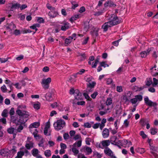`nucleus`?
Returning <instances> with one entry per match:
<instances>
[{"instance_id":"47","label":"nucleus","mask_w":158,"mask_h":158,"mask_svg":"<svg viewBox=\"0 0 158 158\" xmlns=\"http://www.w3.org/2000/svg\"><path fill=\"white\" fill-rule=\"evenodd\" d=\"M8 28L12 30L15 28L16 27L15 25L13 23H11L8 26Z\"/></svg>"},{"instance_id":"26","label":"nucleus","mask_w":158,"mask_h":158,"mask_svg":"<svg viewBox=\"0 0 158 158\" xmlns=\"http://www.w3.org/2000/svg\"><path fill=\"white\" fill-rule=\"evenodd\" d=\"M11 121L13 123H15L16 124H19L18 123V118L17 116H11Z\"/></svg>"},{"instance_id":"3","label":"nucleus","mask_w":158,"mask_h":158,"mask_svg":"<svg viewBox=\"0 0 158 158\" xmlns=\"http://www.w3.org/2000/svg\"><path fill=\"white\" fill-rule=\"evenodd\" d=\"M46 6L47 8L51 10L48 13V15L52 18L56 16L58 14L55 8L52 6L49 3L47 4Z\"/></svg>"},{"instance_id":"55","label":"nucleus","mask_w":158,"mask_h":158,"mask_svg":"<svg viewBox=\"0 0 158 158\" xmlns=\"http://www.w3.org/2000/svg\"><path fill=\"white\" fill-rule=\"evenodd\" d=\"M73 139L75 140L78 139H79V140L81 139V135L79 134H77L74 137Z\"/></svg>"},{"instance_id":"48","label":"nucleus","mask_w":158,"mask_h":158,"mask_svg":"<svg viewBox=\"0 0 158 158\" xmlns=\"http://www.w3.org/2000/svg\"><path fill=\"white\" fill-rule=\"evenodd\" d=\"M24 154V152L21 151L17 153V156L19 157L20 158H22Z\"/></svg>"},{"instance_id":"22","label":"nucleus","mask_w":158,"mask_h":158,"mask_svg":"<svg viewBox=\"0 0 158 158\" xmlns=\"http://www.w3.org/2000/svg\"><path fill=\"white\" fill-rule=\"evenodd\" d=\"M109 135V131L107 128H105L102 132V135L104 138H107Z\"/></svg>"},{"instance_id":"51","label":"nucleus","mask_w":158,"mask_h":158,"mask_svg":"<svg viewBox=\"0 0 158 158\" xmlns=\"http://www.w3.org/2000/svg\"><path fill=\"white\" fill-rule=\"evenodd\" d=\"M137 151L142 154L145 152V150L144 148H139L137 149Z\"/></svg>"},{"instance_id":"43","label":"nucleus","mask_w":158,"mask_h":158,"mask_svg":"<svg viewBox=\"0 0 158 158\" xmlns=\"http://www.w3.org/2000/svg\"><path fill=\"white\" fill-rule=\"evenodd\" d=\"M79 17V15H75L74 16L72 17L70 19V21L72 23L73 21L75 20H76L77 18H78Z\"/></svg>"},{"instance_id":"4","label":"nucleus","mask_w":158,"mask_h":158,"mask_svg":"<svg viewBox=\"0 0 158 158\" xmlns=\"http://www.w3.org/2000/svg\"><path fill=\"white\" fill-rule=\"evenodd\" d=\"M69 93L70 94H74L76 99L80 100L82 98L81 94L78 89L74 90L72 88L70 90Z\"/></svg>"},{"instance_id":"38","label":"nucleus","mask_w":158,"mask_h":158,"mask_svg":"<svg viewBox=\"0 0 158 158\" xmlns=\"http://www.w3.org/2000/svg\"><path fill=\"white\" fill-rule=\"evenodd\" d=\"M25 121H26V120L25 121L24 120L23 117H19V119H18V123H19L18 124H24Z\"/></svg>"},{"instance_id":"10","label":"nucleus","mask_w":158,"mask_h":158,"mask_svg":"<svg viewBox=\"0 0 158 158\" xmlns=\"http://www.w3.org/2000/svg\"><path fill=\"white\" fill-rule=\"evenodd\" d=\"M76 34L74 33L68 38L66 39L65 40V46H68L72 41L73 39L75 40L76 39Z\"/></svg>"},{"instance_id":"34","label":"nucleus","mask_w":158,"mask_h":158,"mask_svg":"<svg viewBox=\"0 0 158 158\" xmlns=\"http://www.w3.org/2000/svg\"><path fill=\"white\" fill-rule=\"evenodd\" d=\"M82 140L81 139L79 140L77 142H76L73 145V146L76 147L77 146L78 147H80L81 145Z\"/></svg>"},{"instance_id":"60","label":"nucleus","mask_w":158,"mask_h":158,"mask_svg":"<svg viewBox=\"0 0 158 158\" xmlns=\"http://www.w3.org/2000/svg\"><path fill=\"white\" fill-rule=\"evenodd\" d=\"M84 126L85 127L89 128L91 127V126L90 123L87 122L84 124Z\"/></svg>"},{"instance_id":"27","label":"nucleus","mask_w":158,"mask_h":158,"mask_svg":"<svg viewBox=\"0 0 158 158\" xmlns=\"http://www.w3.org/2000/svg\"><path fill=\"white\" fill-rule=\"evenodd\" d=\"M84 150L87 155H89L92 152V151L91 148L85 146L84 148Z\"/></svg>"},{"instance_id":"35","label":"nucleus","mask_w":158,"mask_h":158,"mask_svg":"<svg viewBox=\"0 0 158 158\" xmlns=\"http://www.w3.org/2000/svg\"><path fill=\"white\" fill-rule=\"evenodd\" d=\"M150 133L152 135H155L157 132V129L154 128H152L150 129Z\"/></svg>"},{"instance_id":"13","label":"nucleus","mask_w":158,"mask_h":158,"mask_svg":"<svg viewBox=\"0 0 158 158\" xmlns=\"http://www.w3.org/2000/svg\"><path fill=\"white\" fill-rule=\"evenodd\" d=\"M26 106L25 105H20L18 107V109L16 111V113L17 114L19 115L22 116L25 114L26 112L25 111H22L20 109L25 108Z\"/></svg>"},{"instance_id":"54","label":"nucleus","mask_w":158,"mask_h":158,"mask_svg":"<svg viewBox=\"0 0 158 158\" xmlns=\"http://www.w3.org/2000/svg\"><path fill=\"white\" fill-rule=\"evenodd\" d=\"M1 90L3 93H6L7 92V88L5 85H3L1 87Z\"/></svg>"},{"instance_id":"31","label":"nucleus","mask_w":158,"mask_h":158,"mask_svg":"<svg viewBox=\"0 0 158 158\" xmlns=\"http://www.w3.org/2000/svg\"><path fill=\"white\" fill-rule=\"evenodd\" d=\"M35 131L33 132V135H34V137L36 139H39L40 138V136L38 134V131L36 129H35Z\"/></svg>"},{"instance_id":"36","label":"nucleus","mask_w":158,"mask_h":158,"mask_svg":"<svg viewBox=\"0 0 158 158\" xmlns=\"http://www.w3.org/2000/svg\"><path fill=\"white\" fill-rule=\"evenodd\" d=\"M99 62V58H97L95 60L94 62H93L92 64V67L93 68H95L96 67L97 64Z\"/></svg>"},{"instance_id":"15","label":"nucleus","mask_w":158,"mask_h":158,"mask_svg":"<svg viewBox=\"0 0 158 158\" xmlns=\"http://www.w3.org/2000/svg\"><path fill=\"white\" fill-rule=\"evenodd\" d=\"M7 131L10 134H13V137L14 138H15V135L17 133V131L16 130V129L14 127H11L9 128L7 130Z\"/></svg>"},{"instance_id":"52","label":"nucleus","mask_w":158,"mask_h":158,"mask_svg":"<svg viewBox=\"0 0 158 158\" xmlns=\"http://www.w3.org/2000/svg\"><path fill=\"white\" fill-rule=\"evenodd\" d=\"M129 123L130 122L128 119L125 120L123 123V124L125 127H127L129 125Z\"/></svg>"},{"instance_id":"56","label":"nucleus","mask_w":158,"mask_h":158,"mask_svg":"<svg viewBox=\"0 0 158 158\" xmlns=\"http://www.w3.org/2000/svg\"><path fill=\"white\" fill-rule=\"evenodd\" d=\"M139 134L143 139H145L147 137V135L144 133V131H141Z\"/></svg>"},{"instance_id":"33","label":"nucleus","mask_w":158,"mask_h":158,"mask_svg":"<svg viewBox=\"0 0 158 158\" xmlns=\"http://www.w3.org/2000/svg\"><path fill=\"white\" fill-rule=\"evenodd\" d=\"M71 3L72 6L71 8L73 9H75L78 6V4L77 2H76L72 1L71 2Z\"/></svg>"},{"instance_id":"17","label":"nucleus","mask_w":158,"mask_h":158,"mask_svg":"<svg viewBox=\"0 0 158 158\" xmlns=\"http://www.w3.org/2000/svg\"><path fill=\"white\" fill-rule=\"evenodd\" d=\"M151 48L148 49L146 51L141 52L140 53V55L141 58H145L147 55L149 54V52L151 51Z\"/></svg>"},{"instance_id":"53","label":"nucleus","mask_w":158,"mask_h":158,"mask_svg":"<svg viewBox=\"0 0 158 158\" xmlns=\"http://www.w3.org/2000/svg\"><path fill=\"white\" fill-rule=\"evenodd\" d=\"M153 83L152 84V85L153 86H156L158 84V80L156 79L155 78H153Z\"/></svg>"},{"instance_id":"1","label":"nucleus","mask_w":158,"mask_h":158,"mask_svg":"<svg viewBox=\"0 0 158 158\" xmlns=\"http://www.w3.org/2000/svg\"><path fill=\"white\" fill-rule=\"evenodd\" d=\"M66 123L65 121L62 119H60L57 120L54 123L53 125L55 129L57 131L60 130L65 126Z\"/></svg>"},{"instance_id":"23","label":"nucleus","mask_w":158,"mask_h":158,"mask_svg":"<svg viewBox=\"0 0 158 158\" xmlns=\"http://www.w3.org/2000/svg\"><path fill=\"white\" fill-rule=\"evenodd\" d=\"M156 66L155 65L153 67L150 69L152 75L156 76L158 75V68L157 70L155 69Z\"/></svg>"},{"instance_id":"45","label":"nucleus","mask_w":158,"mask_h":158,"mask_svg":"<svg viewBox=\"0 0 158 158\" xmlns=\"http://www.w3.org/2000/svg\"><path fill=\"white\" fill-rule=\"evenodd\" d=\"M105 9L104 8H103V9L100 11H99L96 12L94 14V15L95 16H99L102 15V14L105 11Z\"/></svg>"},{"instance_id":"5","label":"nucleus","mask_w":158,"mask_h":158,"mask_svg":"<svg viewBox=\"0 0 158 158\" xmlns=\"http://www.w3.org/2000/svg\"><path fill=\"white\" fill-rule=\"evenodd\" d=\"M143 99V96L141 95H137L135 96L134 98L130 100V102L132 104L137 106L140 102Z\"/></svg>"},{"instance_id":"61","label":"nucleus","mask_w":158,"mask_h":158,"mask_svg":"<svg viewBox=\"0 0 158 158\" xmlns=\"http://www.w3.org/2000/svg\"><path fill=\"white\" fill-rule=\"evenodd\" d=\"M91 141V139L89 138H87L85 139L86 144L88 145H90V142Z\"/></svg>"},{"instance_id":"41","label":"nucleus","mask_w":158,"mask_h":158,"mask_svg":"<svg viewBox=\"0 0 158 158\" xmlns=\"http://www.w3.org/2000/svg\"><path fill=\"white\" fill-rule=\"evenodd\" d=\"M51 155V151L50 150H48L44 152V155L47 157L50 156Z\"/></svg>"},{"instance_id":"32","label":"nucleus","mask_w":158,"mask_h":158,"mask_svg":"<svg viewBox=\"0 0 158 158\" xmlns=\"http://www.w3.org/2000/svg\"><path fill=\"white\" fill-rule=\"evenodd\" d=\"M99 30L98 28H96L94 29V31L92 33V35L94 37H96L98 35V31Z\"/></svg>"},{"instance_id":"21","label":"nucleus","mask_w":158,"mask_h":158,"mask_svg":"<svg viewBox=\"0 0 158 158\" xmlns=\"http://www.w3.org/2000/svg\"><path fill=\"white\" fill-rule=\"evenodd\" d=\"M70 24L67 22H64L63 25H61V29L62 31H65L68 29L70 27Z\"/></svg>"},{"instance_id":"42","label":"nucleus","mask_w":158,"mask_h":158,"mask_svg":"<svg viewBox=\"0 0 158 158\" xmlns=\"http://www.w3.org/2000/svg\"><path fill=\"white\" fill-rule=\"evenodd\" d=\"M73 148H72V150L73 152L74 153V155H76L78 154L79 151L75 147L73 146Z\"/></svg>"},{"instance_id":"62","label":"nucleus","mask_w":158,"mask_h":158,"mask_svg":"<svg viewBox=\"0 0 158 158\" xmlns=\"http://www.w3.org/2000/svg\"><path fill=\"white\" fill-rule=\"evenodd\" d=\"M14 85L18 89H20L22 88V86L19 83H16L14 84Z\"/></svg>"},{"instance_id":"9","label":"nucleus","mask_w":158,"mask_h":158,"mask_svg":"<svg viewBox=\"0 0 158 158\" xmlns=\"http://www.w3.org/2000/svg\"><path fill=\"white\" fill-rule=\"evenodd\" d=\"M132 94V93L131 91H127L125 92L124 95L123 96L122 99L126 102L128 101L130 99Z\"/></svg>"},{"instance_id":"40","label":"nucleus","mask_w":158,"mask_h":158,"mask_svg":"<svg viewBox=\"0 0 158 158\" xmlns=\"http://www.w3.org/2000/svg\"><path fill=\"white\" fill-rule=\"evenodd\" d=\"M144 86L139 87L136 86H135L134 89L136 91H139L143 90L144 88Z\"/></svg>"},{"instance_id":"44","label":"nucleus","mask_w":158,"mask_h":158,"mask_svg":"<svg viewBox=\"0 0 158 158\" xmlns=\"http://www.w3.org/2000/svg\"><path fill=\"white\" fill-rule=\"evenodd\" d=\"M83 95L85 98L87 100L91 101V99L89 96L88 94L86 92L84 93Z\"/></svg>"},{"instance_id":"8","label":"nucleus","mask_w":158,"mask_h":158,"mask_svg":"<svg viewBox=\"0 0 158 158\" xmlns=\"http://www.w3.org/2000/svg\"><path fill=\"white\" fill-rule=\"evenodd\" d=\"M6 6L10 9L11 10L13 11L20 8V5L17 3L13 2L7 4Z\"/></svg>"},{"instance_id":"64","label":"nucleus","mask_w":158,"mask_h":158,"mask_svg":"<svg viewBox=\"0 0 158 158\" xmlns=\"http://www.w3.org/2000/svg\"><path fill=\"white\" fill-rule=\"evenodd\" d=\"M85 11V8L84 6H82L80 8L79 12L80 13H82L84 12Z\"/></svg>"},{"instance_id":"25","label":"nucleus","mask_w":158,"mask_h":158,"mask_svg":"<svg viewBox=\"0 0 158 158\" xmlns=\"http://www.w3.org/2000/svg\"><path fill=\"white\" fill-rule=\"evenodd\" d=\"M122 144L125 147H128L131 145V143L130 141H127V140H123L122 141Z\"/></svg>"},{"instance_id":"12","label":"nucleus","mask_w":158,"mask_h":158,"mask_svg":"<svg viewBox=\"0 0 158 158\" xmlns=\"http://www.w3.org/2000/svg\"><path fill=\"white\" fill-rule=\"evenodd\" d=\"M50 122L49 121H48L46 123L45 126L44 130V133L45 135H50V132L49 131L48 132V130L50 128Z\"/></svg>"},{"instance_id":"29","label":"nucleus","mask_w":158,"mask_h":158,"mask_svg":"<svg viewBox=\"0 0 158 158\" xmlns=\"http://www.w3.org/2000/svg\"><path fill=\"white\" fill-rule=\"evenodd\" d=\"M45 98L46 100L48 101H50L52 99L51 94L50 92L47 93L46 94Z\"/></svg>"},{"instance_id":"63","label":"nucleus","mask_w":158,"mask_h":158,"mask_svg":"<svg viewBox=\"0 0 158 158\" xmlns=\"http://www.w3.org/2000/svg\"><path fill=\"white\" fill-rule=\"evenodd\" d=\"M21 33V31L19 30H15L14 32V34L16 35H20Z\"/></svg>"},{"instance_id":"18","label":"nucleus","mask_w":158,"mask_h":158,"mask_svg":"<svg viewBox=\"0 0 158 158\" xmlns=\"http://www.w3.org/2000/svg\"><path fill=\"white\" fill-rule=\"evenodd\" d=\"M112 26H113L109 21L105 23L104 24H103L102 26V28L103 29L104 31H106L109 27Z\"/></svg>"},{"instance_id":"28","label":"nucleus","mask_w":158,"mask_h":158,"mask_svg":"<svg viewBox=\"0 0 158 158\" xmlns=\"http://www.w3.org/2000/svg\"><path fill=\"white\" fill-rule=\"evenodd\" d=\"M39 150L36 148H34L33 149L32 151V154L33 156L36 157V158L40 154H39Z\"/></svg>"},{"instance_id":"2","label":"nucleus","mask_w":158,"mask_h":158,"mask_svg":"<svg viewBox=\"0 0 158 158\" xmlns=\"http://www.w3.org/2000/svg\"><path fill=\"white\" fill-rule=\"evenodd\" d=\"M109 20V22L112 26L119 24L121 22V19L118 18L115 14L111 15L110 17Z\"/></svg>"},{"instance_id":"39","label":"nucleus","mask_w":158,"mask_h":158,"mask_svg":"<svg viewBox=\"0 0 158 158\" xmlns=\"http://www.w3.org/2000/svg\"><path fill=\"white\" fill-rule=\"evenodd\" d=\"M112 100L111 98H108L105 102V104L107 106L110 105L112 104Z\"/></svg>"},{"instance_id":"57","label":"nucleus","mask_w":158,"mask_h":158,"mask_svg":"<svg viewBox=\"0 0 158 158\" xmlns=\"http://www.w3.org/2000/svg\"><path fill=\"white\" fill-rule=\"evenodd\" d=\"M100 66L101 67H103L104 68L106 67H109V65L106 63V62H102L100 63Z\"/></svg>"},{"instance_id":"6","label":"nucleus","mask_w":158,"mask_h":158,"mask_svg":"<svg viewBox=\"0 0 158 158\" xmlns=\"http://www.w3.org/2000/svg\"><path fill=\"white\" fill-rule=\"evenodd\" d=\"M51 81V79L48 77L47 79L43 78L42 80L41 84L43 88L45 89H47L49 87V84Z\"/></svg>"},{"instance_id":"59","label":"nucleus","mask_w":158,"mask_h":158,"mask_svg":"<svg viewBox=\"0 0 158 158\" xmlns=\"http://www.w3.org/2000/svg\"><path fill=\"white\" fill-rule=\"evenodd\" d=\"M146 85H147L149 86L152 84V81L150 79H147L146 82Z\"/></svg>"},{"instance_id":"49","label":"nucleus","mask_w":158,"mask_h":158,"mask_svg":"<svg viewBox=\"0 0 158 158\" xmlns=\"http://www.w3.org/2000/svg\"><path fill=\"white\" fill-rule=\"evenodd\" d=\"M117 91L118 92H121L123 91V87L121 86H117L116 87Z\"/></svg>"},{"instance_id":"14","label":"nucleus","mask_w":158,"mask_h":158,"mask_svg":"<svg viewBox=\"0 0 158 158\" xmlns=\"http://www.w3.org/2000/svg\"><path fill=\"white\" fill-rule=\"evenodd\" d=\"M116 6V5L111 0L107 1L104 4V6L105 8L108 7H114Z\"/></svg>"},{"instance_id":"24","label":"nucleus","mask_w":158,"mask_h":158,"mask_svg":"<svg viewBox=\"0 0 158 158\" xmlns=\"http://www.w3.org/2000/svg\"><path fill=\"white\" fill-rule=\"evenodd\" d=\"M104 152L106 154L110 156V157L114 155L111 150L108 148H106L105 149Z\"/></svg>"},{"instance_id":"30","label":"nucleus","mask_w":158,"mask_h":158,"mask_svg":"<svg viewBox=\"0 0 158 158\" xmlns=\"http://www.w3.org/2000/svg\"><path fill=\"white\" fill-rule=\"evenodd\" d=\"M85 71V70L83 69H81L78 72L75 74L73 75V76L75 78L77 77L78 75H81L84 73Z\"/></svg>"},{"instance_id":"19","label":"nucleus","mask_w":158,"mask_h":158,"mask_svg":"<svg viewBox=\"0 0 158 158\" xmlns=\"http://www.w3.org/2000/svg\"><path fill=\"white\" fill-rule=\"evenodd\" d=\"M151 153L152 154V156L155 158H157L158 155L155 152L156 151L157 148L155 147L150 145Z\"/></svg>"},{"instance_id":"50","label":"nucleus","mask_w":158,"mask_h":158,"mask_svg":"<svg viewBox=\"0 0 158 158\" xmlns=\"http://www.w3.org/2000/svg\"><path fill=\"white\" fill-rule=\"evenodd\" d=\"M40 104L39 103H35L33 105L34 108L36 110H38L40 109Z\"/></svg>"},{"instance_id":"20","label":"nucleus","mask_w":158,"mask_h":158,"mask_svg":"<svg viewBox=\"0 0 158 158\" xmlns=\"http://www.w3.org/2000/svg\"><path fill=\"white\" fill-rule=\"evenodd\" d=\"M40 125V123L39 122H35L31 123L29 126V128L30 129L31 131H32V129L33 128H36L38 127Z\"/></svg>"},{"instance_id":"37","label":"nucleus","mask_w":158,"mask_h":158,"mask_svg":"<svg viewBox=\"0 0 158 158\" xmlns=\"http://www.w3.org/2000/svg\"><path fill=\"white\" fill-rule=\"evenodd\" d=\"M17 17L21 20H23L25 18V16L24 14L22 13L18 14L17 15Z\"/></svg>"},{"instance_id":"58","label":"nucleus","mask_w":158,"mask_h":158,"mask_svg":"<svg viewBox=\"0 0 158 158\" xmlns=\"http://www.w3.org/2000/svg\"><path fill=\"white\" fill-rule=\"evenodd\" d=\"M98 92L97 91H95L91 95V97L93 99H95L96 96L98 95Z\"/></svg>"},{"instance_id":"11","label":"nucleus","mask_w":158,"mask_h":158,"mask_svg":"<svg viewBox=\"0 0 158 158\" xmlns=\"http://www.w3.org/2000/svg\"><path fill=\"white\" fill-rule=\"evenodd\" d=\"M144 101L145 103L150 106H155L156 105V102H152L150 100L148 97L146 96L144 98Z\"/></svg>"},{"instance_id":"7","label":"nucleus","mask_w":158,"mask_h":158,"mask_svg":"<svg viewBox=\"0 0 158 158\" xmlns=\"http://www.w3.org/2000/svg\"><path fill=\"white\" fill-rule=\"evenodd\" d=\"M34 143L33 139L31 137H28L26 141L25 147L27 149L30 150L34 147Z\"/></svg>"},{"instance_id":"46","label":"nucleus","mask_w":158,"mask_h":158,"mask_svg":"<svg viewBox=\"0 0 158 158\" xmlns=\"http://www.w3.org/2000/svg\"><path fill=\"white\" fill-rule=\"evenodd\" d=\"M6 149H2L0 150V155L2 156H5L7 152Z\"/></svg>"},{"instance_id":"16","label":"nucleus","mask_w":158,"mask_h":158,"mask_svg":"<svg viewBox=\"0 0 158 158\" xmlns=\"http://www.w3.org/2000/svg\"><path fill=\"white\" fill-rule=\"evenodd\" d=\"M110 144V142L109 140H105L102 141L101 143L99 144V147L100 148H102L103 147H106L108 146Z\"/></svg>"}]
</instances>
